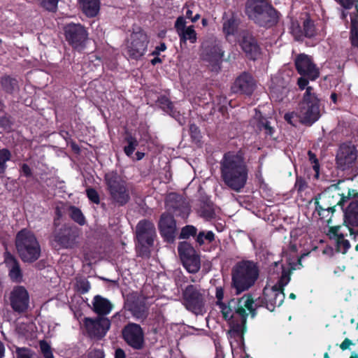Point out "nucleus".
I'll return each instance as SVG.
<instances>
[{"instance_id": "nucleus-22", "label": "nucleus", "mask_w": 358, "mask_h": 358, "mask_svg": "<svg viewBox=\"0 0 358 358\" xmlns=\"http://www.w3.org/2000/svg\"><path fill=\"white\" fill-rule=\"evenodd\" d=\"M341 225L330 226L327 233L330 240L335 241L336 250L345 255L350 248V243L348 240L345 238V235L340 232Z\"/></svg>"}, {"instance_id": "nucleus-6", "label": "nucleus", "mask_w": 358, "mask_h": 358, "mask_svg": "<svg viewBox=\"0 0 358 358\" xmlns=\"http://www.w3.org/2000/svg\"><path fill=\"white\" fill-rule=\"evenodd\" d=\"M320 102L313 87H308L298 107L301 124L310 127L319 120L321 115Z\"/></svg>"}, {"instance_id": "nucleus-9", "label": "nucleus", "mask_w": 358, "mask_h": 358, "mask_svg": "<svg viewBox=\"0 0 358 358\" xmlns=\"http://www.w3.org/2000/svg\"><path fill=\"white\" fill-rule=\"evenodd\" d=\"M124 343L134 350H141L145 345V334L140 324L128 322L121 331Z\"/></svg>"}, {"instance_id": "nucleus-20", "label": "nucleus", "mask_w": 358, "mask_h": 358, "mask_svg": "<svg viewBox=\"0 0 358 358\" xmlns=\"http://www.w3.org/2000/svg\"><path fill=\"white\" fill-rule=\"evenodd\" d=\"M263 295V299H261L270 311H273L275 307L280 306L285 298L284 291L276 288V286H273L271 289L264 288Z\"/></svg>"}, {"instance_id": "nucleus-56", "label": "nucleus", "mask_w": 358, "mask_h": 358, "mask_svg": "<svg viewBox=\"0 0 358 358\" xmlns=\"http://www.w3.org/2000/svg\"><path fill=\"white\" fill-rule=\"evenodd\" d=\"M337 2L341 6L346 10H350L354 7V5L356 2H358V0H334Z\"/></svg>"}, {"instance_id": "nucleus-13", "label": "nucleus", "mask_w": 358, "mask_h": 358, "mask_svg": "<svg viewBox=\"0 0 358 358\" xmlns=\"http://www.w3.org/2000/svg\"><path fill=\"white\" fill-rule=\"evenodd\" d=\"M165 206L168 211L183 219L187 218L190 212L188 203L177 193L171 192L167 195Z\"/></svg>"}, {"instance_id": "nucleus-63", "label": "nucleus", "mask_w": 358, "mask_h": 358, "mask_svg": "<svg viewBox=\"0 0 358 358\" xmlns=\"http://www.w3.org/2000/svg\"><path fill=\"white\" fill-rule=\"evenodd\" d=\"M29 302V293L24 287V311L28 308Z\"/></svg>"}, {"instance_id": "nucleus-50", "label": "nucleus", "mask_w": 358, "mask_h": 358, "mask_svg": "<svg viewBox=\"0 0 358 358\" xmlns=\"http://www.w3.org/2000/svg\"><path fill=\"white\" fill-rule=\"evenodd\" d=\"M355 22H356V20L353 17H352V19H351L352 27H351V30H350V38L351 41L352 45L354 47L358 48V29L355 26Z\"/></svg>"}, {"instance_id": "nucleus-14", "label": "nucleus", "mask_w": 358, "mask_h": 358, "mask_svg": "<svg viewBox=\"0 0 358 358\" xmlns=\"http://www.w3.org/2000/svg\"><path fill=\"white\" fill-rule=\"evenodd\" d=\"M79 236L76 227L63 226L54 235V241L62 248L72 249L77 243Z\"/></svg>"}, {"instance_id": "nucleus-4", "label": "nucleus", "mask_w": 358, "mask_h": 358, "mask_svg": "<svg viewBox=\"0 0 358 358\" xmlns=\"http://www.w3.org/2000/svg\"><path fill=\"white\" fill-rule=\"evenodd\" d=\"M231 275V286L236 294H240L255 284L259 275L258 264L252 260L243 259L232 267Z\"/></svg>"}, {"instance_id": "nucleus-55", "label": "nucleus", "mask_w": 358, "mask_h": 358, "mask_svg": "<svg viewBox=\"0 0 358 358\" xmlns=\"http://www.w3.org/2000/svg\"><path fill=\"white\" fill-rule=\"evenodd\" d=\"M174 27L178 34L187 28V27H186V21L183 16H180L176 19Z\"/></svg>"}, {"instance_id": "nucleus-41", "label": "nucleus", "mask_w": 358, "mask_h": 358, "mask_svg": "<svg viewBox=\"0 0 358 358\" xmlns=\"http://www.w3.org/2000/svg\"><path fill=\"white\" fill-rule=\"evenodd\" d=\"M129 310L136 319L143 320L148 317V312L144 305L133 303Z\"/></svg>"}, {"instance_id": "nucleus-57", "label": "nucleus", "mask_w": 358, "mask_h": 358, "mask_svg": "<svg viewBox=\"0 0 358 358\" xmlns=\"http://www.w3.org/2000/svg\"><path fill=\"white\" fill-rule=\"evenodd\" d=\"M309 80L310 79L308 78L307 76H301L297 80V85L299 86V88L301 90H306V88L308 87V85L309 83Z\"/></svg>"}, {"instance_id": "nucleus-53", "label": "nucleus", "mask_w": 358, "mask_h": 358, "mask_svg": "<svg viewBox=\"0 0 358 358\" xmlns=\"http://www.w3.org/2000/svg\"><path fill=\"white\" fill-rule=\"evenodd\" d=\"M289 90L287 87H282L280 91L278 88H273L271 90V96L274 97L275 96L276 101H282L285 97L287 96Z\"/></svg>"}, {"instance_id": "nucleus-37", "label": "nucleus", "mask_w": 358, "mask_h": 358, "mask_svg": "<svg viewBox=\"0 0 358 358\" xmlns=\"http://www.w3.org/2000/svg\"><path fill=\"white\" fill-rule=\"evenodd\" d=\"M124 141L127 143V145L124 148V152L127 156L130 157L133 155L136 147L138 145V142L136 138L129 132H126Z\"/></svg>"}, {"instance_id": "nucleus-1", "label": "nucleus", "mask_w": 358, "mask_h": 358, "mask_svg": "<svg viewBox=\"0 0 358 358\" xmlns=\"http://www.w3.org/2000/svg\"><path fill=\"white\" fill-rule=\"evenodd\" d=\"M224 294L223 287H216V305L220 308L223 318L230 324L231 329L229 333L241 336L245 329L248 316L246 309L250 311L252 317L255 315L253 297L251 294H245L241 298H233L225 303L222 301Z\"/></svg>"}, {"instance_id": "nucleus-5", "label": "nucleus", "mask_w": 358, "mask_h": 358, "mask_svg": "<svg viewBox=\"0 0 358 358\" xmlns=\"http://www.w3.org/2000/svg\"><path fill=\"white\" fill-rule=\"evenodd\" d=\"M103 180L113 204L124 206L129 203L131 199L129 183L116 170L105 173Z\"/></svg>"}, {"instance_id": "nucleus-11", "label": "nucleus", "mask_w": 358, "mask_h": 358, "mask_svg": "<svg viewBox=\"0 0 358 358\" xmlns=\"http://www.w3.org/2000/svg\"><path fill=\"white\" fill-rule=\"evenodd\" d=\"M64 38L73 49L83 48L88 38L85 27L80 23H68L63 28Z\"/></svg>"}, {"instance_id": "nucleus-47", "label": "nucleus", "mask_w": 358, "mask_h": 358, "mask_svg": "<svg viewBox=\"0 0 358 358\" xmlns=\"http://www.w3.org/2000/svg\"><path fill=\"white\" fill-rule=\"evenodd\" d=\"M315 211L317 213L320 220L326 222L328 225L331 223V218L334 212L329 209H322L318 205H315Z\"/></svg>"}, {"instance_id": "nucleus-12", "label": "nucleus", "mask_w": 358, "mask_h": 358, "mask_svg": "<svg viewBox=\"0 0 358 358\" xmlns=\"http://www.w3.org/2000/svg\"><path fill=\"white\" fill-rule=\"evenodd\" d=\"M294 66L300 76H307L312 81L320 77V69L314 63L312 57L305 53H300L296 56Z\"/></svg>"}, {"instance_id": "nucleus-32", "label": "nucleus", "mask_w": 358, "mask_h": 358, "mask_svg": "<svg viewBox=\"0 0 358 358\" xmlns=\"http://www.w3.org/2000/svg\"><path fill=\"white\" fill-rule=\"evenodd\" d=\"M4 262L9 271V277L13 282H19L21 278V269L19 263L9 253L5 254Z\"/></svg>"}, {"instance_id": "nucleus-36", "label": "nucleus", "mask_w": 358, "mask_h": 358, "mask_svg": "<svg viewBox=\"0 0 358 358\" xmlns=\"http://www.w3.org/2000/svg\"><path fill=\"white\" fill-rule=\"evenodd\" d=\"M215 235L212 231L201 230L197 231L195 242L196 243L201 246L205 243H211L215 241Z\"/></svg>"}, {"instance_id": "nucleus-54", "label": "nucleus", "mask_w": 358, "mask_h": 358, "mask_svg": "<svg viewBox=\"0 0 358 358\" xmlns=\"http://www.w3.org/2000/svg\"><path fill=\"white\" fill-rule=\"evenodd\" d=\"M43 8L49 11H54L57 7L59 0H40Z\"/></svg>"}, {"instance_id": "nucleus-25", "label": "nucleus", "mask_w": 358, "mask_h": 358, "mask_svg": "<svg viewBox=\"0 0 358 358\" xmlns=\"http://www.w3.org/2000/svg\"><path fill=\"white\" fill-rule=\"evenodd\" d=\"M224 56V51L218 44L211 43L203 46L201 57L204 61L217 63Z\"/></svg>"}, {"instance_id": "nucleus-64", "label": "nucleus", "mask_w": 358, "mask_h": 358, "mask_svg": "<svg viewBox=\"0 0 358 358\" xmlns=\"http://www.w3.org/2000/svg\"><path fill=\"white\" fill-rule=\"evenodd\" d=\"M115 358H126L125 352L122 348H117L115 351Z\"/></svg>"}, {"instance_id": "nucleus-39", "label": "nucleus", "mask_w": 358, "mask_h": 358, "mask_svg": "<svg viewBox=\"0 0 358 358\" xmlns=\"http://www.w3.org/2000/svg\"><path fill=\"white\" fill-rule=\"evenodd\" d=\"M200 215L202 217L209 220L215 217L213 203L210 201L204 202L200 208Z\"/></svg>"}, {"instance_id": "nucleus-29", "label": "nucleus", "mask_w": 358, "mask_h": 358, "mask_svg": "<svg viewBox=\"0 0 358 358\" xmlns=\"http://www.w3.org/2000/svg\"><path fill=\"white\" fill-rule=\"evenodd\" d=\"M240 23V19L234 14H232L228 18L223 17L222 32L226 38H228L231 36H234L238 34Z\"/></svg>"}, {"instance_id": "nucleus-16", "label": "nucleus", "mask_w": 358, "mask_h": 358, "mask_svg": "<svg viewBox=\"0 0 358 358\" xmlns=\"http://www.w3.org/2000/svg\"><path fill=\"white\" fill-rule=\"evenodd\" d=\"M41 249L35 236L24 229V262L32 263L41 256Z\"/></svg>"}, {"instance_id": "nucleus-26", "label": "nucleus", "mask_w": 358, "mask_h": 358, "mask_svg": "<svg viewBox=\"0 0 358 358\" xmlns=\"http://www.w3.org/2000/svg\"><path fill=\"white\" fill-rule=\"evenodd\" d=\"M93 311L98 315L99 317H104L108 315L112 309L113 304L108 299L100 295H96L92 301Z\"/></svg>"}, {"instance_id": "nucleus-3", "label": "nucleus", "mask_w": 358, "mask_h": 358, "mask_svg": "<svg viewBox=\"0 0 358 358\" xmlns=\"http://www.w3.org/2000/svg\"><path fill=\"white\" fill-rule=\"evenodd\" d=\"M245 13L255 24L266 29L275 26L281 15L269 0H247Z\"/></svg>"}, {"instance_id": "nucleus-2", "label": "nucleus", "mask_w": 358, "mask_h": 358, "mask_svg": "<svg viewBox=\"0 0 358 358\" xmlns=\"http://www.w3.org/2000/svg\"><path fill=\"white\" fill-rule=\"evenodd\" d=\"M241 150L228 151L223 155L220 163L221 178L230 189L240 192L245 186L249 169Z\"/></svg>"}, {"instance_id": "nucleus-42", "label": "nucleus", "mask_w": 358, "mask_h": 358, "mask_svg": "<svg viewBox=\"0 0 358 358\" xmlns=\"http://www.w3.org/2000/svg\"><path fill=\"white\" fill-rule=\"evenodd\" d=\"M153 245H149L147 243L138 242L136 244V251L137 256L142 258H150L151 255L150 248Z\"/></svg>"}, {"instance_id": "nucleus-34", "label": "nucleus", "mask_w": 358, "mask_h": 358, "mask_svg": "<svg viewBox=\"0 0 358 358\" xmlns=\"http://www.w3.org/2000/svg\"><path fill=\"white\" fill-rule=\"evenodd\" d=\"M10 304L15 311L22 312V287H17L11 292Z\"/></svg>"}, {"instance_id": "nucleus-17", "label": "nucleus", "mask_w": 358, "mask_h": 358, "mask_svg": "<svg viewBox=\"0 0 358 358\" xmlns=\"http://www.w3.org/2000/svg\"><path fill=\"white\" fill-rule=\"evenodd\" d=\"M159 234L164 241L171 243L176 239V221L173 215L169 213H163L158 223Z\"/></svg>"}, {"instance_id": "nucleus-44", "label": "nucleus", "mask_w": 358, "mask_h": 358, "mask_svg": "<svg viewBox=\"0 0 358 358\" xmlns=\"http://www.w3.org/2000/svg\"><path fill=\"white\" fill-rule=\"evenodd\" d=\"M282 271L281 275L275 285L273 286H276V288L282 289L284 291V287L289 283L290 281V270L286 269L283 266H282Z\"/></svg>"}, {"instance_id": "nucleus-18", "label": "nucleus", "mask_w": 358, "mask_h": 358, "mask_svg": "<svg viewBox=\"0 0 358 358\" xmlns=\"http://www.w3.org/2000/svg\"><path fill=\"white\" fill-rule=\"evenodd\" d=\"M239 45L247 58L250 60H256L261 54V48L257 40L247 30L242 32Z\"/></svg>"}, {"instance_id": "nucleus-52", "label": "nucleus", "mask_w": 358, "mask_h": 358, "mask_svg": "<svg viewBox=\"0 0 358 358\" xmlns=\"http://www.w3.org/2000/svg\"><path fill=\"white\" fill-rule=\"evenodd\" d=\"M284 119L287 123L292 124L294 127H296L298 122H300L299 110L297 112L287 113L284 115Z\"/></svg>"}, {"instance_id": "nucleus-10", "label": "nucleus", "mask_w": 358, "mask_h": 358, "mask_svg": "<svg viewBox=\"0 0 358 358\" xmlns=\"http://www.w3.org/2000/svg\"><path fill=\"white\" fill-rule=\"evenodd\" d=\"M182 266L190 273H197L201 268L200 255L191 243L183 241L178 246Z\"/></svg>"}, {"instance_id": "nucleus-43", "label": "nucleus", "mask_w": 358, "mask_h": 358, "mask_svg": "<svg viewBox=\"0 0 358 358\" xmlns=\"http://www.w3.org/2000/svg\"><path fill=\"white\" fill-rule=\"evenodd\" d=\"M197 231L198 229L195 226L191 224L185 225L180 230L179 238L189 239L190 237H193L195 239Z\"/></svg>"}, {"instance_id": "nucleus-19", "label": "nucleus", "mask_w": 358, "mask_h": 358, "mask_svg": "<svg viewBox=\"0 0 358 358\" xmlns=\"http://www.w3.org/2000/svg\"><path fill=\"white\" fill-rule=\"evenodd\" d=\"M156 235V229L153 222L146 219L138 222L136 227V236L138 242L154 245Z\"/></svg>"}, {"instance_id": "nucleus-38", "label": "nucleus", "mask_w": 358, "mask_h": 358, "mask_svg": "<svg viewBox=\"0 0 358 358\" xmlns=\"http://www.w3.org/2000/svg\"><path fill=\"white\" fill-rule=\"evenodd\" d=\"M1 85L4 91L8 93H13L18 88L17 81L15 78L9 76H4L1 78Z\"/></svg>"}, {"instance_id": "nucleus-21", "label": "nucleus", "mask_w": 358, "mask_h": 358, "mask_svg": "<svg viewBox=\"0 0 358 358\" xmlns=\"http://www.w3.org/2000/svg\"><path fill=\"white\" fill-rule=\"evenodd\" d=\"M255 89V81L248 72L242 73L235 80L231 90L234 93L250 96Z\"/></svg>"}, {"instance_id": "nucleus-51", "label": "nucleus", "mask_w": 358, "mask_h": 358, "mask_svg": "<svg viewBox=\"0 0 358 358\" xmlns=\"http://www.w3.org/2000/svg\"><path fill=\"white\" fill-rule=\"evenodd\" d=\"M86 195L88 199L95 204L100 203V196L98 192L93 187H88L86 189Z\"/></svg>"}, {"instance_id": "nucleus-35", "label": "nucleus", "mask_w": 358, "mask_h": 358, "mask_svg": "<svg viewBox=\"0 0 358 358\" xmlns=\"http://www.w3.org/2000/svg\"><path fill=\"white\" fill-rule=\"evenodd\" d=\"M178 36L180 45L186 44L187 41L191 43H194L197 40V34L193 25L187 27V28L178 34Z\"/></svg>"}, {"instance_id": "nucleus-60", "label": "nucleus", "mask_w": 358, "mask_h": 358, "mask_svg": "<svg viewBox=\"0 0 358 358\" xmlns=\"http://www.w3.org/2000/svg\"><path fill=\"white\" fill-rule=\"evenodd\" d=\"M354 345L352 340L348 338H345L344 341L340 344V348L344 351L348 350L350 345Z\"/></svg>"}, {"instance_id": "nucleus-48", "label": "nucleus", "mask_w": 358, "mask_h": 358, "mask_svg": "<svg viewBox=\"0 0 358 358\" xmlns=\"http://www.w3.org/2000/svg\"><path fill=\"white\" fill-rule=\"evenodd\" d=\"M189 135L192 142L196 144L201 143L202 138L201 130L194 123L189 124Z\"/></svg>"}, {"instance_id": "nucleus-31", "label": "nucleus", "mask_w": 358, "mask_h": 358, "mask_svg": "<svg viewBox=\"0 0 358 358\" xmlns=\"http://www.w3.org/2000/svg\"><path fill=\"white\" fill-rule=\"evenodd\" d=\"M156 103L163 111L179 121L181 116L180 113L175 108L173 103L169 97L166 95H160L156 101Z\"/></svg>"}, {"instance_id": "nucleus-7", "label": "nucleus", "mask_w": 358, "mask_h": 358, "mask_svg": "<svg viewBox=\"0 0 358 358\" xmlns=\"http://www.w3.org/2000/svg\"><path fill=\"white\" fill-rule=\"evenodd\" d=\"M205 292L199 285H187L182 292V305L194 314L202 313L206 303Z\"/></svg>"}, {"instance_id": "nucleus-33", "label": "nucleus", "mask_w": 358, "mask_h": 358, "mask_svg": "<svg viewBox=\"0 0 358 358\" xmlns=\"http://www.w3.org/2000/svg\"><path fill=\"white\" fill-rule=\"evenodd\" d=\"M80 7L87 17H94L99 13L100 1L99 0H80Z\"/></svg>"}, {"instance_id": "nucleus-30", "label": "nucleus", "mask_w": 358, "mask_h": 358, "mask_svg": "<svg viewBox=\"0 0 358 358\" xmlns=\"http://www.w3.org/2000/svg\"><path fill=\"white\" fill-rule=\"evenodd\" d=\"M292 33L297 39L301 38L302 36L309 38H313L316 34L314 22L309 18L305 20L303 23V29L298 25L292 29Z\"/></svg>"}, {"instance_id": "nucleus-15", "label": "nucleus", "mask_w": 358, "mask_h": 358, "mask_svg": "<svg viewBox=\"0 0 358 358\" xmlns=\"http://www.w3.org/2000/svg\"><path fill=\"white\" fill-rule=\"evenodd\" d=\"M84 325L91 337L102 338L110 327V321L105 317L98 316L96 318L85 317Z\"/></svg>"}, {"instance_id": "nucleus-40", "label": "nucleus", "mask_w": 358, "mask_h": 358, "mask_svg": "<svg viewBox=\"0 0 358 358\" xmlns=\"http://www.w3.org/2000/svg\"><path fill=\"white\" fill-rule=\"evenodd\" d=\"M70 217L78 224L83 226L85 224V217L81 210L76 206H71L69 207Z\"/></svg>"}, {"instance_id": "nucleus-27", "label": "nucleus", "mask_w": 358, "mask_h": 358, "mask_svg": "<svg viewBox=\"0 0 358 358\" xmlns=\"http://www.w3.org/2000/svg\"><path fill=\"white\" fill-rule=\"evenodd\" d=\"M252 124L257 133L263 132L265 138H273L275 131L266 117L261 115L259 117L254 119Z\"/></svg>"}, {"instance_id": "nucleus-24", "label": "nucleus", "mask_w": 358, "mask_h": 358, "mask_svg": "<svg viewBox=\"0 0 358 358\" xmlns=\"http://www.w3.org/2000/svg\"><path fill=\"white\" fill-rule=\"evenodd\" d=\"M357 157L355 150L350 147H341L337 153L336 160L338 166L342 169L350 168Z\"/></svg>"}, {"instance_id": "nucleus-8", "label": "nucleus", "mask_w": 358, "mask_h": 358, "mask_svg": "<svg viewBox=\"0 0 358 358\" xmlns=\"http://www.w3.org/2000/svg\"><path fill=\"white\" fill-rule=\"evenodd\" d=\"M148 43L146 33L141 28H138L131 34L130 41L126 48L127 55L131 59L138 60L145 54Z\"/></svg>"}, {"instance_id": "nucleus-23", "label": "nucleus", "mask_w": 358, "mask_h": 358, "mask_svg": "<svg viewBox=\"0 0 358 358\" xmlns=\"http://www.w3.org/2000/svg\"><path fill=\"white\" fill-rule=\"evenodd\" d=\"M348 197H341V194L338 193L336 196L324 193L320 195L319 199H315V205L320 206L322 209H329L335 212V208L337 206L343 207Z\"/></svg>"}, {"instance_id": "nucleus-58", "label": "nucleus", "mask_w": 358, "mask_h": 358, "mask_svg": "<svg viewBox=\"0 0 358 358\" xmlns=\"http://www.w3.org/2000/svg\"><path fill=\"white\" fill-rule=\"evenodd\" d=\"M307 187L306 181L302 178H296L295 182V188L298 192H303Z\"/></svg>"}, {"instance_id": "nucleus-45", "label": "nucleus", "mask_w": 358, "mask_h": 358, "mask_svg": "<svg viewBox=\"0 0 358 358\" xmlns=\"http://www.w3.org/2000/svg\"><path fill=\"white\" fill-rule=\"evenodd\" d=\"M11 154L7 149L0 150V177H3L7 168L6 162L10 159Z\"/></svg>"}, {"instance_id": "nucleus-61", "label": "nucleus", "mask_w": 358, "mask_h": 358, "mask_svg": "<svg viewBox=\"0 0 358 358\" xmlns=\"http://www.w3.org/2000/svg\"><path fill=\"white\" fill-rule=\"evenodd\" d=\"M39 347L42 355L51 348L50 345L45 340L39 341Z\"/></svg>"}, {"instance_id": "nucleus-59", "label": "nucleus", "mask_w": 358, "mask_h": 358, "mask_svg": "<svg viewBox=\"0 0 358 358\" xmlns=\"http://www.w3.org/2000/svg\"><path fill=\"white\" fill-rule=\"evenodd\" d=\"M15 245L17 250L20 252L22 250V230L19 231L17 234Z\"/></svg>"}, {"instance_id": "nucleus-62", "label": "nucleus", "mask_w": 358, "mask_h": 358, "mask_svg": "<svg viewBox=\"0 0 358 358\" xmlns=\"http://www.w3.org/2000/svg\"><path fill=\"white\" fill-rule=\"evenodd\" d=\"M46 266L47 261L45 259H41L34 265V267L39 271L44 269Z\"/></svg>"}, {"instance_id": "nucleus-46", "label": "nucleus", "mask_w": 358, "mask_h": 358, "mask_svg": "<svg viewBox=\"0 0 358 358\" xmlns=\"http://www.w3.org/2000/svg\"><path fill=\"white\" fill-rule=\"evenodd\" d=\"M308 161L312 165V168L315 171L314 178L318 179L320 176V164L316 155L311 150L308 151Z\"/></svg>"}, {"instance_id": "nucleus-28", "label": "nucleus", "mask_w": 358, "mask_h": 358, "mask_svg": "<svg viewBox=\"0 0 358 358\" xmlns=\"http://www.w3.org/2000/svg\"><path fill=\"white\" fill-rule=\"evenodd\" d=\"M344 224L358 227V201H352L344 211Z\"/></svg>"}, {"instance_id": "nucleus-49", "label": "nucleus", "mask_w": 358, "mask_h": 358, "mask_svg": "<svg viewBox=\"0 0 358 358\" xmlns=\"http://www.w3.org/2000/svg\"><path fill=\"white\" fill-rule=\"evenodd\" d=\"M90 283L85 278H80L76 281V289L77 291L81 294H85L90 289Z\"/></svg>"}]
</instances>
